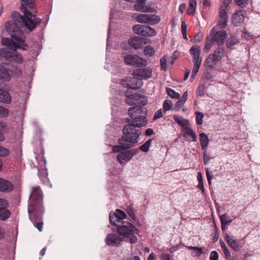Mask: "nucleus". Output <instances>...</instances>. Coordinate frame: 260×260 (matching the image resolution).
Returning <instances> with one entry per match:
<instances>
[{
    "mask_svg": "<svg viewBox=\"0 0 260 260\" xmlns=\"http://www.w3.org/2000/svg\"><path fill=\"white\" fill-rule=\"evenodd\" d=\"M144 110L143 107L138 106L129 108L128 114L133 121L123 127V136L118 140L119 145L113 147L114 152H120L121 149H128L138 142L140 135V127L145 125L146 122V113Z\"/></svg>",
    "mask_w": 260,
    "mask_h": 260,
    "instance_id": "obj_1",
    "label": "nucleus"
},
{
    "mask_svg": "<svg viewBox=\"0 0 260 260\" xmlns=\"http://www.w3.org/2000/svg\"><path fill=\"white\" fill-rule=\"evenodd\" d=\"M43 194L40 186L31 187L29 199L28 212L31 221L41 219L43 213Z\"/></svg>",
    "mask_w": 260,
    "mask_h": 260,
    "instance_id": "obj_2",
    "label": "nucleus"
},
{
    "mask_svg": "<svg viewBox=\"0 0 260 260\" xmlns=\"http://www.w3.org/2000/svg\"><path fill=\"white\" fill-rule=\"evenodd\" d=\"M143 84L140 79L134 77H127L121 81V84L123 87L127 88L125 91V102L129 105H136L142 98L140 94L133 92L132 90L140 88Z\"/></svg>",
    "mask_w": 260,
    "mask_h": 260,
    "instance_id": "obj_3",
    "label": "nucleus"
},
{
    "mask_svg": "<svg viewBox=\"0 0 260 260\" xmlns=\"http://www.w3.org/2000/svg\"><path fill=\"white\" fill-rule=\"evenodd\" d=\"M23 12L25 15L22 16L17 12H13L11 15L12 20L8 22H12L19 26L24 25L30 31H32L42 22L40 18L34 16L31 12L26 9H24Z\"/></svg>",
    "mask_w": 260,
    "mask_h": 260,
    "instance_id": "obj_4",
    "label": "nucleus"
},
{
    "mask_svg": "<svg viewBox=\"0 0 260 260\" xmlns=\"http://www.w3.org/2000/svg\"><path fill=\"white\" fill-rule=\"evenodd\" d=\"M21 26L16 25L12 22H7L5 25L6 31L11 36V38L15 41L19 46H22L21 49L27 50L28 45L25 43L26 37L23 31L21 29Z\"/></svg>",
    "mask_w": 260,
    "mask_h": 260,
    "instance_id": "obj_5",
    "label": "nucleus"
},
{
    "mask_svg": "<svg viewBox=\"0 0 260 260\" xmlns=\"http://www.w3.org/2000/svg\"><path fill=\"white\" fill-rule=\"evenodd\" d=\"M227 34L224 30H218L217 27H214L210 31V35L207 37L205 42V50L208 52L212 47L213 43L216 42L219 46L224 43Z\"/></svg>",
    "mask_w": 260,
    "mask_h": 260,
    "instance_id": "obj_6",
    "label": "nucleus"
},
{
    "mask_svg": "<svg viewBox=\"0 0 260 260\" xmlns=\"http://www.w3.org/2000/svg\"><path fill=\"white\" fill-rule=\"evenodd\" d=\"M117 227V232L123 237H129V241L131 243L137 242V237L133 235L135 231H138L136 228L129 222L122 221L115 225Z\"/></svg>",
    "mask_w": 260,
    "mask_h": 260,
    "instance_id": "obj_7",
    "label": "nucleus"
},
{
    "mask_svg": "<svg viewBox=\"0 0 260 260\" xmlns=\"http://www.w3.org/2000/svg\"><path fill=\"white\" fill-rule=\"evenodd\" d=\"M228 9V4L225 1H223L222 5H221L219 11V20L218 22V26L220 28H224L227 26L228 21V16L227 15V11Z\"/></svg>",
    "mask_w": 260,
    "mask_h": 260,
    "instance_id": "obj_8",
    "label": "nucleus"
},
{
    "mask_svg": "<svg viewBox=\"0 0 260 260\" xmlns=\"http://www.w3.org/2000/svg\"><path fill=\"white\" fill-rule=\"evenodd\" d=\"M189 52L192 56V62L193 66L201 67L202 58L201 56V49L199 45L192 46L189 49Z\"/></svg>",
    "mask_w": 260,
    "mask_h": 260,
    "instance_id": "obj_9",
    "label": "nucleus"
},
{
    "mask_svg": "<svg viewBox=\"0 0 260 260\" xmlns=\"http://www.w3.org/2000/svg\"><path fill=\"white\" fill-rule=\"evenodd\" d=\"M136 149H133L128 151L120 152L117 156V160L122 165L130 160L133 156L138 152Z\"/></svg>",
    "mask_w": 260,
    "mask_h": 260,
    "instance_id": "obj_10",
    "label": "nucleus"
},
{
    "mask_svg": "<svg viewBox=\"0 0 260 260\" xmlns=\"http://www.w3.org/2000/svg\"><path fill=\"white\" fill-rule=\"evenodd\" d=\"M126 214L121 210L117 209L116 212L109 214V220L110 223L115 225V224H119L122 222L123 219L126 218Z\"/></svg>",
    "mask_w": 260,
    "mask_h": 260,
    "instance_id": "obj_11",
    "label": "nucleus"
},
{
    "mask_svg": "<svg viewBox=\"0 0 260 260\" xmlns=\"http://www.w3.org/2000/svg\"><path fill=\"white\" fill-rule=\"evenodd\" d=\"M124 62L126 64L140 67L144 64L143 59L137 55H127L124 57Z\"/></svg>",
    "mask_w": 260,
    "mask_h": 260,
    "instance_id": "obj_12",
    "label": "nucleus"
},
{
    "mask_svg": "<svg viewBox=\"0 0 260 260\" xmlns=\"http://www.w3.org/2000/svg\"><path fill=\"white\" fill-rule=\"evenodd\" d=\"M123 239L116 234H109L106 239V244L110 246H118L121 244Z\"/></svg>",
    "mask_w": 260,
    "mask_h": 260,
    "instance_id": "obj_13",
    "label": "nucleus"
},
{
    "mask_svg": "<svg viewBox=\"0 0 260 260\" xmlns=\"http://www.w3.org/2000/svg\"><path fill=\"white\" fill-rule=\"evenodd\" d=\"M128 43L131 47L139 49L146 43V39L142 37H134L129 39Z\"/></svg>",
    "mask_w": 260,
    "mask_h": 260,
    "instance_id": "obj_14",
    "label": "nucleus"
},
{
    "mask_svg": "<svg viewBox=\"0 0 260 260\" xmlns=\"http://www.w3.org/2000/svg\"><path fill=\"white\" fill-rule=\"evenodd\" d=\"M14 186L9 180L0 178V191L5 193H9L13 191Z\"/></svg>",
    "mask_w": 260,
    "mask_h": 260,
    "instance_id": "obj_15",
    "label": "nucleus"
},
{
    "mask_svg": "<svg viewBox=\"0 0 260 260\" xmlns=\"http://www.w3.org/2000/svg\"><path fill=\"white\" fill-rule=\"evenodd\" d=\"M1 43L3 45L8 47L13 51H16L18 49H21L22 46H19L17 43H15L11 39L7 38H2Z\"/></svg>",
    "mask_w": 260,
    "mask_h": 260,
    "instance_id": "obj_16",
    "label": "nucleus"
},
{
    "mask_svg": "<svg viewBox=\"0 0 260 260\" xmlns=\"http://www.w3.org/2000/svg\"><path fill=\"white\" fill-rule=\"evenodd\" d=\"M225 239L229 246L235 251L240 250V246L238 242L234 239L233 236H231L228 234L225 235Z\"/></svg>",
    "mask_w": 260,
    "mask_h": 260,
    "instance_id": "obj_17",
    "label": "nucleus"
},
{
    "mask_svg": "<svg viewBox=\"0 0 260 260\" xmlns=\"http://www.w3.org/2000/svg\"><path fill=\"white\" fill-rule=\"evenodd\" d=\"M244 17L243 15V11L242 10H239L236 12L232 16L233 23L238 26L244 21Z\"/></svg>",
    "mask_w": 260,
    "mask_h": 260,
    "instance_id": "obj_18",
    "label": "nucleus"
},
{
    "mask_svg": "<svg viewBox=\"0 0 260 260\" xmlns=\"http://www.w3.org/2000/svg\"><path fill=\"white\" fill-rule=\"evenodd\" d=\"M183 136L189 142H196L197 140L195 132L190 127H185L183 130Z\"/></svg>",
    "mask_w": 260,
    "mask_h": 260,
    "instance_id": "obj_19",
    "label": "nucleus"
},
{
    "mask_svg": "<svg viewBox=\"0 0 260 260\" xmlns=\"http://www.w3.org/2000/svg\"><path fill=\"white\" fill-rule=\"evenodd\" d=\"M218 61V60H217V59L211 54L208 56L205 61V67L207 69H214L217 62Z\"/></svg>",
    "mask_w": 260,
    "mask_h": 260,
    "instance_id": "obj_20",
    "label": "nucleus"
},
{
    "mask_svg": "<svg viewBox=\"0 0 260 260\" xmlns=\"http://www.w3.org/2000/svg\"><path fill=\"white\" fill-rule=\"evenodd\" d=\"M133 31L143 37L146 36V24H136L133 26Z\"/></svg>",
    "mask_w": 260,
    "mask_h": 260,
    "instance_id": "obj_21",
    "label": "nucleus"
},
{
    "mask_svg": "<svg viewBox=\"0 0 260 260\" xmlns=\"http://www.w3.org/2000/svg\"><path fill=\"white\" fill-rule=\"evenodd\" d=\"M0 102L5 104H10L11 102V96L9 93L0 88Z\"/></svg>",
    "mask_w": 260,
    "mask_h": 260,
    "instance_id": "obj_22",
    "label": "nucleus"
},
{
    "mask_svg": "<svg viewBox=\"0 0 260 260\" xmlns=\"http://www.w3.org/2000/svg\"><path fill=\"white\" fill-rule=\"evenodd\" d=\"M11 53L8 48H0V61H9L11 59Z\"/></svg>",
    "mask_w": 260,
    "mask_h": 260,
    "instance_id": "obj_23",
    "label": "nucleus"
},
{
    "mask_svg": "<svg viewBox=\"0 0 260 260\" xmlns=\"http://www.w3.org/2000/svg\"><path fill=\"white\" fill-rule=\"evenodd\" d=\"M133 76L140 79L142 81V79L146 78V69L145 68H139L135 70L133 73Z\"/></svg>",
    "mask_w": 260,
    "mask_h": 260,
    "instance_id": "obj_24",
    "label": "nucleus"
},
{
    "mask_svg": "<svg viewBox=\"0 0 260 260\" xmlns=\"http://www.w3.org/2000/svg\"><path fill=\"white\" fill-rule=\"evenodd\" d=\"M0 79L5 81H9L11 80V76L8 71L2 65H0Z\"/></svg>",
    "mask_w": 260,
    "mask_h": 260,
    "instance_id": "obj_25",
    "label": "nucleus"
},
{
    "mask_svg": "<svg viewBox=\"0 0 260 260\" xmlns=\"http://www.w3.org/2000/svg\"><path fill=\"white\" fill-rule=\"evenodd\" d=\"M173 118L175 122L179 125H181L184 128V129L185 127H188V126L189 125V121L187 119L183 118L181 116L176 115L173 116Z\"/></svg>",
    "mask_w": 260,
    "mask_h": 260,
    "instance_id": "obj_26",
    "label": "nucleus"
},
{
    "mask_svg": "<svg viewBox=\"0 0 260 260\" xmlns=\"http://www.w3.org/2000/svg\"><path fill=\"white\" fill-rule=\"evenodd\" d=\"M160 20V17L156 14H147V24H156L158 23Z\"/></svg>",
    "mask_w": 260,
    "mask_h": 260,
    "instance_id": "obj_27",
    "label": "nucleus"
},
{
    "mask_svg": "<svg viewBox=\"0 0 260 260\" xmlns=\"http://www.w3.org/2000/svg\"><path fill=\"white\" fill-rule=\"evenodd\" d=\"M9 61H14L17 63H22L23 62L22 56L16 51L12 52L11 59Z\"/></svg>",
    "mask_w": 260,
    "mask_h": 260,
    "instance_id": "obj_28",
    "label": "nucleus"
},
{
    "mask_svg": "<svg viewBox=\"0 0 260 260\" xmlns=\"http://www.w3.org/2000/svg\"><path fill=\"white\" fill-rule=\"evenodd\" d=\"M221 221V229L222 230H224L225 226L232 221V219L226 214H223L220 216Z\"/></svg>",
    "mask_w": 260,
    "mask_h": 260,
    "instance_id": "obj_29",
    "label": "nucleus"
},
{
    "mask_svg": "<svg viewBox=\"0 0 260 260\" xmlns=\"http://www.w3.org/2000/svg\"><path fill=\"white\" fill-rule=\"evenodd\" d=\"M239 43V40L235 36L230 37L226 42V46L227 48L232 49L233 46Z\"/></svg>",
    "mask_w": 260,
    "mask_h": 260,
    "instance_id": "obj_30",
    "label": "nucleus"
},
{
    "mask_svg": "<svg viewBox=\"0 0 260 260\" xmlns=\"http://www.w3.org/2000/svg\"><path fill=\"white\" fill-rule=\"evenodd\" d=\"M11 214V212L8 208L1 209L0 210V220L2 221L7 220Z\"/></svg>",
    "mask_w": 260,
    "mask_h": 260,
    "instance_id": "obj_31",
    "label": "nucleus"
},
{
    "mask_svg": "<svg viewBox=\"0 0 260 260\" xmlns=\"http://www.w3.org/2000/svg\"><path fill=\"white\" fill-rule=\"evenodd\" d=\"M200 137L201 146L202 147V148L205 149L207 147L208 145L209 142V138L207 135L204 133H201L200 134Z\"/></svg>",
    "mask_w": 260,
    "mask_h": 260,
    "instance_id": "obj_32",
    "label": "nucleus"
},
{
    "mask_svg": "<svg viewBox=\"0 0 260 260\" xmlns=\"http://www.w3.org/2000/svg\"><path fill=\"white\" fill-rule=\"evenodd\" d=\"M224 50L223 48L219 46L214 51V53L212 54L217 59V60H218L219 61L224 56Z\"/></svg>",
    "mask_w": 260,
    "mask_h": 260,
    "instance_id": "obj_33",
    "label": "nucleus"
},
{
    "mask_svg": "<svg viewBox=\"0 0 260 260\" xmlns=\"http://www.w3.org/2000/svg\"><path fill=\"white\" fill-rule=\"evenodd\" d=\"M10 71L12 74L16 76L17 77L20 76L22 74L20 68L16 65H12L10 68Z\"/></svg>",
    "mask_w": 260,
    "mask_h": 260,
    "instance_id": "obj_34",
    "label": "nucleus"
},
{
    "mask_svg": "<svg viewBox=\"0 0 260 260\" xmlns=\"http://www.w3.org/2000/svg\"><path fill=\"white\" fill-rule=\"evenodd\" d=\"M126 212L130 217V220L133 221L136 219L134 208L132 206H128L126 208Z\"/></svg>",
    "mask_w": 260,
    "mask_h": 260,
    "instance_id": "obj_35",
    "label": "nucleus"
},
{
    "mask_svg": "<svg viewBox=\"0 0 260 260\" xmlns=\"http://www.w3.org/2000/svg\"><path fill=\"white\" fill-rule=\"evenodd\" d=\"M4 140V136L2 133L0 131V142ZM9 154V151L2 147H0V155L3 156H6Z\"/></svg>",
    "mask_w": 260,
    "mask_h": 260,
    "instance_id": "obj_36",
    "label": "nucleus"
},
{
    "mask_svg": "<svg viewBox=\"0 0 260 260\" xmlns=\"http://www.w3.org/2000/svg\"><path fill=\"white\" fill-rule=\"evenodd\" d=\"M166 91L168 94L172 98L178 99L180 98V94L170 88L167 87Z\"/></svg>",
    "mask_w": 260,
    "mask_h": 260,
    "instance_id": "obj_37",
    "label": "nucleus"
},
{
    "mask_svg": "<svg viewBox=\"0 0 260 260\" xmlns=\"http://www.w3.org/2000/svg\"><path fill=\"white\" fill-rule=\"evenodd\" d=\"M187 248L189 250H193L195 252L194 256H199L203 253V249L201 247H198L196 246H187Z\"/></svg>",
    "mask_w": 260,
    "mask_h": 260,
    "instance_id": "obj_38",
    "label": "nucleus"
},
{
    "mask_svg": "<svg viewBox=\"0 0 260 260\" xmlns=\"http://www.w3.org/2000/svg\"><path fill=\"white\" fill-rule=\"evenodd\" d=\"M157 8V4L156 3H149L147 5V13H156V8Z\"/></svg>",
    "mask_w": 260,
    "mask_h": 260,
    "instance_id": "obj_39",
    "label": "nucleus"
},
{
    "mask_svg": "<svg viewBox=\"0 0 260 260\" xmlns=\"http://www.w3.org/2000/svg\"><path fill=\"white\" fill-rule=\"evenodd\" d=\"M9 110L2 106H0V118L7 117L9 115Z\"/></svg>",
    "mask_w": 260,
    "mask_h": 260,
    "instance_id": "obj_40",
    "label": "nucleus"
},
{
    "mask_svg": "<svg viewBox=\"0 0 260 260\" xmlns=\"http://www.w3.org/2000/svg\"><path fill=\"white\" fill-rule=\"evenodd\" d=\"M135 16H136L135 17V18L136 19V20L138 22L143 23L144 24H146V14H138V15L135 14Z\"/></svg>",
    "mask_w": 260,
    "mask_h": 260,
    "instance_id": "obj_41",
    "label": "nucleus"
},
{
    "mask_svg": "<svg viewBox=\"0 0 260 260\" xmlns=\"http://www.w3.org/2000/svg\"><path fill=\"white\" fill-rule=\"evenodd\" d=\"M212 159L210 153H208L207 150H205L203 153V162L205 165L209 164L210 160Z\"/></svg>",
    "mask_w": 260,
    "mask_h": 260,
    "instance_id": "obj_42",
    "label": "nucleus"
},
{
    "mask_svg": "<svg viewBox=\"0 0 260 260\" xmlns=\"http://www.w3.org/2000/svg\"><path fill=\"white\" fill-rule=\"evenodd\" d=\"M173 105L172 102L170 100H166L163 103V110L165 112L169 110Z\"/></svg>",
    "mask_w": 260,
    "mask_h": 260,
    "instance_id": "obj_43",
    "label": "nucleus"
},
{
    "mask_svg": "<svg viewBox=\"0 0 260 260\" xmlns=\"http://www.w3.org/2000/svg\"><path fill=\"white\" fill-rule=\"evenodd\" d=\"M196 121L197 123L199 125H201L203 123V118L204 117V114L203 113L200 112H196Z\"/></svg>",
    "mask_w": 260,
    "mask_h": 260,
    "instance_id": "obj_44",
    "label": "nucleus"
},
{
    "mask_svg": "<svg viewBox=\"0 0 260 260\" xmlns=\"http://www.w3.org/2000/svg\"><path fill=\"white\" fill-rule=\"evenodd\" d=\"M234 1L239 6L245 8L248 5L249 0H234Z\"/></svg>",
    "mask_w": 260,
    "mask_h": 260,
    "instance_id": "obj_45",
    "label": "nucleus"
},
{
    "mask_svg": "<svg viewBox=\"0 0 260 260\" xmlns=\"http://www.w3.org/2000/svg\"><path fill=\"white\" fill-rule=\"evenodd\" d=\"M34 0H21V7H24L27 6L31 7L33 5ZM25 9L24 8H23Z\"/></svg>",
    "mask_w": 260,
    "mask_h": 260,
    "instance_id": "obj_46",
    "label": "nucleus"
},
{
    "mask_svg": "<svg viewBox=\"0 0 260 260\" xmlns=\"http://www.w3.org/2000/svg\"><path fill=\"white\" fill-rule=\"evenodd\" d=\"M42 219V216L41 217V219L39 220H36V221H31L34 223L35 226L40 231H42L43 230V222L42 221H41Z\"/></svg>",
    "mask_w": 260,
    "mask_h": 260,
    "instance_id": "obj_47",
    "label": "nucleus"
},
{
    "mask_svg": "<svg viewBox=\"0 0 260 260\" xmlns=\"http://www.w3.org/2000/svg\"><path fill=\"white\" fill-rule=\"evenodd\" d=\"M206 174L207 175V180L209 185L211 183V180L213 177L212 171H211L209 168H207L206 169Z\"/></svg>",
    "mask_w": 260,
    "mask_h": 260,
    "instance_id": "obj_48",
    "label": "nucleus"
},
{
    "mask_svg": "<svg viewBox=\"0 0 260 260\" xmlns=\"http://www.w3.org/2000/svg\"><path fill=\"white\" fill-rule=\"evenodd\" d=\"M156 35V31L151 27L147 26V37H153Z\"/></svg>",
    "mask_w": 260,
    "mask_h": 260,
    "instance_id": "obj_49",
    "label": "nucleus"
},
{
    "mask_svg": "<svg viewBox=\"0 0 260 260\" xmlns=\"http://www.w3.org/2000/svg\"><path fill=\"white\" fill-rule=\"evenodd\" d=\"M200 68V67L193 66L192 69V74L190 78L191 81L194 79L195 77L196 76L198 72H199Z\"/></svg>",
    "mask_w": 260,
    "mask_h": 260,
    "instance_id": "obj_50",
    "label": "nucleus"
},
{
    "mask_svg": "<svg viewBox=\"0 0 260 260\" xmlns=\"http://www.w3.org/2000/svg\"><path fill=\"white\" fill-rule=\"evenodd\" d=\"M160 63L161 69L166 71L167 68V60L165 56L160 59Z\"/></svg>",
    "mask_w": 260,
    "mask_h": 260,
    "instance_id": "obj_51",
    "label": "nucleus"
},
{
    "mask_svg": "<svg viewBox=\"0 0 260 260\" xmlns=\"http://www.w3.org/2000/svg\"><path fill=\"white\" fill-rule=\"evenodd\" d=\"M210 260H218V254L217 251H213L211 252Z\"/></svg>",
    "mask_w": 260,
    "mask_h": 260,
    "instance_id": "obj_52",
    "label": "nucleus"
},
{
    "mask_svg": "<svg viewBox=\"0 0 260 260\" xmlns=\"http://www.w3.org/2000/svg\"><path fill=\"white\" fill-rule=\"evenodd\" d=\"M162 116V112L161 109H159L154 114L153 120H155L158 119Z\"/></svg>",
    "mask_w": 260,
    "mask_h": 260,
    "instance_id": "obj_53",
    "label": "nucleus"
},
{
    "mask_svg": "<svg viewBox=\"0 0 260 260\" xmlns=\"http://www.w3.org/2000/svg\"><path fill=\"white\" fill-rule=\"evenodd\" d=\"M223 251L225 254V258L226 260L231 259L233 258V256H231L230 252L228 248L223 250Z\"/></svg>",
    "mask_w": 260,
    "mask_h": 260,
    "instance_id": "obj_54",
    "label": "nucleus"
},
{
    "mask_svg": "<svg viewBox=\"0 0 260 260\" xmlns=\"http://www.w3.org/2000/svg\"><path fill=\"white\" fill-rule=\"evenodd\" d=\"M155 54L154 48L151 46H147V55L152 56Z\"/></svg>",
    "mask_w": 260,
    "mask_h": 260,
    "instance_id": "obj_55",
    "label": "nucleus"
},
{
    "mask_svg": "<svg viewBox=\"0 0 260 260\" xmlns=\"http://www.w3.org/2000/svg\"><path fill=\"white\" fill-rule=\"evenodd\" d=\"M204 86L203 85H201L198 86L197 89V92L200 95H203L204 94Z\"/></svg>",
    "mask_w": 260,
    "mask_h": 260,
    "instance_id": "obj_56",
    "label": "nucleus"
},
{
    "mask_svg": "<svg viewBox=\"0 0 260 260\" xmlns=\"http://www.w3.org/2000/svg\"><path fill=\"white\" fill-rule=\"evenodd\" d=\"M184 103L185 102L182 100H179L176 104L175 109L178 110L180 109V107L182 106Z\"/></svg>",
    "mask_w": 260,
    "mask_h": 260,
    "instance_id": "obj_57",
    "label": "nucleus"
},
{
    "mask_svg": "<svg viewBox=\"0 0 260 260\" xmlns=\"http://www.w3.org/2000/svg\"><path fill=\"white\" fill-rule=\"evenodd\" d=\"M203 36L200 34H198L194 38L195 43H199L203 40Z\"/></svg>",
    "mask_w": 260,
    "mask_h": 260,
    "instance_id": "obj_58",
    "label": "nucleus"
},
{
    "mask_svg": "<svg viewBox=\"0 0 260 260\" xmlns=\"http://www.w3.org/2000/svg\"><path fill=\"white\" fill-rule=\"evenodd\" d=\"M160 257L161 260H171L170 255L167 253L162 254Z\"/></svg>",
    "mask_w": 260,
    "mask_h": 260,
    "instance_id": "obj_59",
    "label": "nucleus"
},
{
    "mask_svg": "<svg viewBox=\"0 0 260 260\" xmlns=\"http://www.w3.org/2000/svg\"><path fill=\"white\" fill-rule=\"evenodd\" d=\"M197 3L196 0H189V7L196 8Z\"/></svg>",
    "mask_w": 260,
    "mask_h": 260,
    "instance_id": "obj_60",
    "label": "nucleus"
},
{
    "mask_svg": "<svg viewBox=\"0 0 260 260\" xmlns=\"http://www.w3.org/2000/svg\"><path fill=\"white\" fill-rule=\"evenodd\" d=\"M198 187L202 190L203 193L204 192L205 188L204 187L203 182H199Z\"/></svg>",
    "mask_w": 260,
    "mask_h": 260,
    "instance_id": "obj_61",
    "label": "nucleus"
},
{
    "mask_svg": "<svg viewBox=\"0 0 260 260\" xmlns=\"http://www.w3.org/2000/svg\"><path fill=\"white\" fill-rule=\"evenodd\" d=\"M186 8V5L185 4H181L179 6V11L181 13H183Z\"/></svg>",
    "mask_w": 260,
    "mask_h": 260,
    "instance_id": "obj_62",
    "label": "nucleus"
},
{
    "mask_svg": "<svg viewBox=\"0 0 260 260\" xmlns=\"http://www.w3.org/2000/svg\"><path fill=\"white\" fill-rule=\"evenodd\" d=\"M196 8L189 7L187 10V12L189 14L193 15L195 13Z\"/></svg>",
    "mask_w": 260,
    "mask_h": 260,
    "instance_id": "obj_63",
    "label": "nucleus"
},
{
    "mask_svg": "<svg viewBox=\"0 0 260 260\" xmlns=\"http://www.w3.org/2000/svg\"><path fill=\"white\" fill-rule=\"evenodd\" d=\"M148 259V260H156V255L152 252L149 254Z\"/></svg>",
    "mask_w": 260,
    "mask_h": 260,
    "instance_id": "obj_64",
    "label": "nucleus"
}]
</instances>
